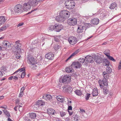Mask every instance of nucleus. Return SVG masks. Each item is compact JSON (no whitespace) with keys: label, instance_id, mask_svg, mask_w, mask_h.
Here are the masks:
<instances>
[{"label":"nucleus","instance_id":"nucleus-23","mask_svg":"<svg viewBox=\"0 0 121 121\" xmlns=\"http://www.w3.org/2000/svg\"><path fill=\"white\" fill-rule=\"evenodd\" d=\"M98 89L96 88H94L93 90L92 94L93 96H97L98 95Z\"/></svg>","mask_w":121,"mask_h":121},{"label":"nucleus","instance_id":"nucleus-10","mask_svg":"<svg viewBox=\"0 0 121 121\" xmlns=\"http://www.w3.org/2000/svg\"><path fill=\"white\" fill-rule=\"evenodd\" d=\"M54 55L51 52H49L46 54L45 56L46 58L49 60H52L54 58Z\"/></svg>","mask_w":121,"mask_h":121},{"label":"nucleus","instance_id":"nucleus-53","mask_svg":"<svg viewBox=\"0 0 121 121\" xmlns=\"http://www.w3.org/2000/svg\"><path fill=\"white\" fill-rule=\"evenodd\" d=\"M13 79H15V80H17L18 79V77L17 76V75H16L15 76H13Z\"/></svg>","mask_w":121,"mask_h":121},{"label":"nucleus","instance_id":"nucleus-42","mask_svg":"<svg viewBox=\"0 0 121 121\" xmlns=\"http://www.w3.org/2000/svg\"><path fill=\"white\" fill-rule=\"evenodd\" d=\"M91 95V94L89 93H86L85 97V99L86 100H88L90 97V96Z\"/></svg>","mask_w":121,"mask_h":121},{"label":"nucleus","instance_id":"nucleus-1","mask_svg":"<svg viewBox=\"0 0 121 121\" xmlns=\"http://www.w3.org/2000/svg\"><path fill=\"white\" fill-rule=\"evenodd\" d=\"M27 62L30 65L31 68L33 69H36L37 66L36 65L37 60L35 58L32 56H28L27 57Z\"/></svg>","mask_w":121,"mask_h":121},{"label":"nucleus","instance_id":"nucleus-17","mask_svg":"<svg viewBox=\"0 0 121 121\" xmlns=\"http://www.w3.org/2000/svg\"><path fill=\"white\" fill-rule=\"evenodd\" d=\"M44 0H30V1L33 3V4L36 6L38 5L39 3H41Z\"/></svg>","mask_w":121,"mask_h":121},{"label":"nucleus","instance_id":"nucleus-54","mask_svg":"<svg viewBox=\"0 0 121 121\" xmlns=\"http://www.w3.org/2000/svg\"><path fill=\"white\" fill-rule=\"evenodd\" d=\"M20 71H19V72H17V73H17V74H16V75H17V76L18 77V78H20V77H21V74L20 73Z\"/></svg>","mask_w":121,"mask_h":121},{"label":"nucleus","instance_id":"nucleus-5","mask_svg":"<svg viewBox=\"0 0 121 121\" xmlns=\"http://www.w3.org/2000/svg\"><path fill=\"white\" fill-rule=\"evenodd\" d=\"M60 17L63 19H67L68 15V11L66 10H63L60 11L59 13Z\"/></svg>","mask_w":121,"mask_h":121},{"label":"nucleus","instance_id":"nucleus-31","mask_svg":"<svg viewBox=\"0 0 121 121\" xmlns=\"http://www.w3.org/2000/svg\"><path fill=\"white\" fill-rule=\"evenodd\" d=\"M103 61L104 62V64H105V66H109L110 62L106 59H103Z\"/></svg>","mask_w":121,"mask_h":121},{"label":"nucleus","instance_id":"nucleus-6","mask_svg":"<svg viewBox=\"0 0 121 121\" xmlns=\"http://www.w3.org/2000/svg\"><path fill=\"white\" fill-rule=\"evenodd\" d=\"M25 70V69L24 68H22L21 69H19L17 70L14 72L13 74H14L16 73L17 72H18L19 71H20V73L21 75V78H24L26 75L25 72L24 71Z\"/></svg>","mask_w":121,"mask_h":121},{"label":"nucleus","instance_id":"nucleus-44","mask_svg":"<svg viewBox=\"0 0 121 121\" xmlns=\"http://www.w3.org/2000/svg\"><path fill=\"white\" fill-rule=\"evenodd\" d=\"M0 108H4L5 110L7 108V106L6 105H3L2 106H0Z\"/></svg>","mask_w":121,"mask_h":121},{"label":"nucleus","instance_id":"nucleus-64","mask_svg":"<svg viewBox=\"0 0 121 121\" xmlns=\"http://www.w3.org/2000/svg\"><path fill=\"white\" fill-rule=\"evenodd\" d=\"M17 106H15V108H14V110L16 111H17Z\"/></svg>","mask_w":121,"mask_h":121},{"label":"nucleus","instance_id":"nucleus-58","mask_svg":"<svg viewBox=\"0 0 121 121\" xmlns=\"http://www.w3.org/2000/svg\"><path fill=\"white\" fill-rule=\"evenodd\" d=\"M22 106L19 105V110L20 111H22Z\"/></svg>","mask_w":121,"mask_h":121},{"label":"nucleus","instance_id":"nucleus-2","mask_svg":"<svg viewBox=\"0 0 121 121\" xmlns=\"http://www.w3.org/2000/svg\"><path fill=\"white\" fill-rule=\"evenodd\" d=\"M106 72H103V75L104 77V78L102 80H99L98 81L100 87L101 88H103V86L102 85V84H103L104 86H106L108 85V81L106 78H107L109 77V75Z\"/></svg>","mask_w":121,"mask_h":121},{"label":"nucleus","instance_id":"nucleus-57","mask_svg":"<svg viewBox=\"0 0 121 121\" xmlns=\"http://www.w3.org/2000/svg\"><path fill=\"white\" fill-rule=\"evenodd\" d=\"M24 24V23L23 22L20 23H19L17 26L18 27L20 26H22Z\"/></svg>","mask_w":121,"mask_h":121},{"label":"nucleus","instance_id":"nucleus-4","mask_svg":"<svg viewBox=\"0 0 121 121\" xmlns=\"http://www.w3.org/2000/svg\"><path fill=\"white\" fill-rule=\"evenodd\" d=\"M13 10L14 13L16 14L21 13L24 12L22 6L20 4L15 5L14 7Z\"/></svg>","mask_w":121,"mask_h":121},{"label":"nucleus","instance_id":"nucleus-52","mask_svg":"<svg viewBox=\"0 0 121 121\" xmlns=\"http://www.w3.org/2000/svg\"><path fill=\"white\" fill-rule=\"evenodd\" d=\"M60 114L61 116L62 117L64 116L65 115V113L64 112H60Z\"/></svg>","mask_w":121,"mask_h":121},{"label":"nucleus","instance_id":"nucleus-9","mask_svg":"<svg viewBox=\"0 0 121 121\" xmlns=\"http://www.w3.org/2000/svg\"><path fill=\"white\" fill-rule=\"evenodd\" d=\"M63 28V26L62 25L57 24L54 25L55 30L56 32H59Z\"/></svg>","mask_w":121,"mask_h":121},{"label":"nucleus","instance_id":"nucleus-16","mask_svg":"<svg viewBox=\"0 0 121 121\" xmlns=\"http://www.w3.org/2000/svg\"><path fill=\"white\" fill-rule=\"evenodd\" d=\"M85 27L83 26L79 25L78 26V27L77 31L78 33H82L83 30H85L84 29Z\"/></svg>","mask_w":121,"mask_h":121},{"label":"nucleus","instance_id":"nucleus-8","mask_svg":"<svg viewBox=\"0 0 121 121\" xmlns=\"http://www.w3.org/2000/svg\"><path fill=\"white\" fill-rule=\"evenodd\" d=\"M86 62L87 63L89 62L91 63H93L94 61V55L91 56L87 55L85 57Z\"/></svg>","mask_w":121,"mask_h":121},{"label":"nucleus","instance_id":"nucleus-34","mask_svg":"<svg viewBox=\"0 0 121 121\" xmlns=\"http://www.w3.org/2000/svg\"><path fill=\"white\" fill-rule=\"evenodd\" d=\"M102 85H103H103L104 86L103 84H102ZM103 88V92L104 94L105 95L107 94L108 92V91L107 88L106 87H104V88L103 87V88Z\"/></svg>","mask_w":121,"mask_h":121},{"label":"nucleus","instance_id":"nucleus-3","mask_svg":"<svg viewBox=\"0 0 121 121\" xmlns=\"http://www.w3.org/2000/svg\"><path fill=\"white\" fill-rule=\"evenodd\" d=\"M30 1V0H28L27 2H25L23 4L22 8L23 11H27L30 10L32 7H35L33 4V3Z\"/></svg>","mask_w":121,"mask_h":121},{"label":"nucleus","instance_id":"nucleus-30","mask_svg":"<svg viewBox=\"0 0 121 121\" xmlns=\"http://www.w3.org/2000/svg\"><path fill=\"white\" fill-rule=\"evenodd\" d=\"M117 5L116 3H113L111 4L109 8L110 9H113L117 6Z\"/></svg>","mask_w":121,"mask_h":121},{"label":"nucleus","instance_id":"nucleus-45","mask_svg":"<svg viewBox=\"0 0 121 121\" xmlns=\"http://www.w3.org/2000/svg\"><path fill=\"white\" fill-rule=\"evenodd\" d=\"M73 90V89L72 87L70 86L69 87V93H71Z\"/></svg>","mask_w":121,"mask_h":121},{"label":"nucleus","instance_id":"nucleus-60","mask_svg":"<svg viewBox=\"0 0 121 121\" xmlns=\"http://www.w3.org/2000/svg\"><path fill=\"white\" fill-rule=\"evenodd\" d=\"M37 9H35L34 10H32L31 11V12H29V13H28V14H29V13H31L32 12H33V11H35V10H37Z\"/></svg>","mask_w":121,"mask_h":121},{"label":"nucleus","instance_id":"nucleus-15","mask_svg":"<svg viewBox=\"0 0 121 121\" xmlns=\"http://www.w3.org/2000/svg\"><path fill=\"white\" fill-rule=\"evenodd\" d=\"M72 39L70 40L69 38V43L71 45H73L77 42V41L76 38L72 36Z\"/></svg>","mask_w":121,"mask_h":121},{"label":"nucleus","instance_id":"nucleus-32","mask_svg":"<svg viewBox=\"0 0 121 121\" xmlns=\"http://www.w3.org/2000/svg\"><path fill=\"white\" fill-rule=\"evenodd\" d=\"M63 91L65 93L68 92V86L66 85H64L63 87Z\"/></svg>","mask_w":121,"mask_h":121},{"label":"nucleus","instance_id":"nucleus-29","mask_svg":"<svg viewBox=\"0 0 121 121\" xmlns=\"http://www.w3.org/2000/svg\"><path fill=\"white\" fill-rule=\"evenodd\" d=\"M29 117L31 119H34L36 117V115L35 113H31L29 114Z\"/></svg>","mask_w":121,"mask_h":121},{"label":"nucleus","instance_id":"nucleus-26","mask_svg":"<svg viewBox=\"0 0 121 121\" xmlns=\"http://www.w3.org/2000/svg\"><path fill=\"white\" fill-rule=\"evenodd\" d=\"M56 99L59 102L61 103L63 102L64 101V99L62 97L60 96H57Z\"/></svg>","mask_w":121,"mask_h":121},{"label":"nucleus","instance_id":"nucleus-49","mask_svg":"<svg viewBox=\"0 0 121 121\" xmlns=\"http://www.w3.org/2000/svg\"><path fill=\"white\" fill-rule=\"evenodd\" d=\"M7 27L4 26L2 27L0 30V31H1L6 30V29Z\"/></svg>","mask_w":121,"mask_h":121},{"label":"nucleus","instance_id":"nucleus-22","mask_svg":"<svg viewBox=\"0 0 121 121\" xmlns=\"http://www.w3.org/2000/svg\"><path fill=\"white\" fill-rule=\"evenodd\" d=\"M70 1V3L69 4V9H72L74 8L75 5V4L73 0Z\"/></svg>","mask_w":121,"mask_h":121},{"label":"nucleus","instance_id":"nucleus-21","mask_svg":"<svg viewBox=\"0 0 121 121\" xmlns=\"http://www.w3.org/2000/svg\"><path fill=\"white\" fill-rule=\"evenodd\" d=\"M3 45L6 48H9L11 46V44L9 42L4 41L3 42Z\"/></svg>","mask_w":121,"mask_h":121},{"label":"nucleus","instance_id":"nucleus-56","mask_svg":"<svg viewBox=\"0 0 121 121\" xmlns=\"http://www.w3.org/2000/svg\"><path fill=\"white\" fill-rule=\"evenodd\" d=\"M58 38H59V36H57L56 37H54L55 40L56 41H59V40L58 39Z\"/></svg>","mask_w":121,"mask_h":121},{"label":"nucleus","instance_id":"nucleus-37","mask_svg":"<svg viewBox=\"0 0 121 121\" xmlns=\"http://www.w3.org/2000/svg\"><path fill=\"white\" fill-rule=\"evenodd\" d=\"M73 118H74V120L75 121H78L79 120V118L78 117V115L77 114L75 115Z\"/></svg>","mask_w":121,"mask_h":121},{"label":"nucleus","instance_id":"nucleus-39","mask_svg":"<svg viewBox=\"0 0 121 121\" xmlns=\"http://www.w3.org/2000/svg\"><path fill=\"white\" fill-rule=\"evenodd\" d=\"M3 111L5 114L7 115L8 117H9L10 116L9 113L6 110H3Z\"/></svg>","mask_w":121,"mask_h":121},{"label":"nucleus","instance_id":"nucleus-20","mask_svg":"<svg viewBox=\"0 0 121 121\" xmlns=\"http://www.w3.org/2000/svg\"><path fill=\"white\" fill-rule=\"evenodd\" d=\"M6 19L4 16H0V24H4L5 22Z\"/></svg>","mask_w":121,"mask_h":121},{"label":"nucleus","instance_id":"nucleus-25","mask_svg":"<svg viewBox=\"0 0 121 121\" xmlns=\"http://www.w3.org/2000/svg\"><path fill=\"white\" fill-rule=\"evenodd\" d=\"M43 99L45 98L46 99L49 100L50 101L52 100V97L50 95H45V96H43Z\"/></svg>","mask_w":121,"mask_h":121},{"label":"nucleus","instance_id":"nucleus-35","mask_svg":"<svg viewBox=\"0 0 121 121\" xmlns=\"http://www.w3.org/2000/svg\"><path fill=\"white\" fill-rule=\"evenodd\" d=\"M106 73L107 74L111 73L112 71V70L111 69L110 67H109L107 66L106 69Z\"/></svg>","mask_w":121,"mask_h":121},{"label":"nucleus","instance_id":"nucleus-19","mask_svg":"<svg viewBox=\"0 0 121 121\" xmlns=\"http://www.w3.org/2000/svg\"><path fill=\"white\" fill-rule=\"evenodd\" d=\"M91 22L92 24L97 25L98 24L99 22V20L97 18H94L91 20Z\"/></svg>","mask_w":121,"mask_h":121},{"label":"nucleus","instance_id":"nucleus-13","mask_svg":"<svg viewBox=\"0 0 121 121\" xmlns=\"http://www.w3.org/2000/svg\"><path fill=\"white\" fill-rule=\"evenodd\" d=\"M68 80V76L67 75H65L63 77H61L60 78V81L64 83H66Z\"/></svg>","mask_w":121,"mask_h":121},{"label":"nucleus","instance_id":"nucleus-38","mask_svg":"<svg viewBox=\"0 0 121 121\" xmlns=\"http://www.w3.org/2000/svg\"><path fill=\"white\" fill-rule=\"evenodd\" d=\"M110 53V51L108 49L106 50L104 52V54H105L107 56V55H109Z\"/></svg>","mask_w":121,"mask_h":121},{"label":"nucleus","instance_id":"nucleus-33","mask_svg":"<svg viewBox=\"0 0 121 121\" xmlns=\"http://www.w3.org/2000/svg\"><path fill=\"white\" fill-rule=\"evenodd\" d=\"M62 18L60 17V15L57 16L56 17V20L58 22H60L62 20Z\"/></svg>","mask_w":121,"mask_h":121},{"label":"nucleus","instance_id":"nucleus-61","mask_svg":"<svg viewBox=\"0 0 121 121\" xmlns=\"http://www.w3.org/2000/svg\"><path fill=\"white\" fill-rule=\"evenodd\" d=\"M13 78V76H11L9 77V78L8 79L9 80H11Z\"/></svg>","mask_w":121,"mask_h":121},{"label":"nucleus","instance_id":"nucleus-47","mask_svg":"<svg viewBox=\"0 0 121 121\" xmlns=\"http://www.w3.org/2000/svg\"><path fill=\"white\" fill-rule=\"evenodd\" d=\"M21 57V56L20 55L18 54V53L16 55V57L17 59H19L20 57Z\"/></svg>","mask_w":121,"mask_h":121},{"label":"nucleus","instance_id":"nucleus-50","mask_svg":"<svg viewBox=\"0 0 121 121\" xmlns=\"http://www.w3.org/2000/svg\"><path fill=\"white\" fill-rule=\"evenodd\" d=\"M118 69L119 70L121 69V60L119 63L118 67Z\"/></svg>","mask_w":121,"mask_h":121},{"label":"nucleus","instance_id":"nucleus-41","mask_svg":"<svg viewBox=\"0 0 121 121\" xmlns=\"http://www.w3.org/2000/svg\"><path fill=\"white\" fill-rule=\"evenodd\" d=\"M48 29L49 30H55L54 25H50L49 26Z\"/></svg>","mask_w":121,"mask_h":121},{"label":"nucleus","instance_id":"nucleus-51","mask_svg":"<svg viewBox=\"0 0 121 121\" xmlns=\"http://www.w3.org/2000/svg\"><path fill=\"white\" fill-rule=\"evenodd\" d=\"M24 94V93L20 92L19 95L18 97L20 98L22 97L23 95Z\"/></svg>","mask_w":121,"mask_h":121},{"label":"nucleus","instance_id":"nucleus-28","mask_svg":"<svg viewBox=\"0 0 121 121\" xmlns=\"http://www.w3.org/2000/svg\"><path fill=\"white\" fill-rule=\"evenodd\" d=\"M79 61L80 62L81 64L82 63L84 65H86L87 63L86 62V59L84 58H80L79 59Z\"/></svg>","mask_w":121,"mask_h":121},{"label":"nucleus","instance_id":"nucleus-14","mask_svg":"<svg viewBox=\"0 0 121 121\" xmlns=\"http://www.w3.org/2000/svg\"><path fill=\"white\" fill-rule=\"evenodd\" d=\"M71 67L73 66L76 68H80L81 67V65L78 61L74 62L71 65Z\"/></svg>","mask_w":121,"mask_h":121},{"label":"nucleus","instance_id":"nucleus-12","mask_svg":"<svg viewBox=\"0 0 121 121\" xmlns=\"http://www.w3.org/2000/svg\"><path fill=\"white\" fill-rule=\"evenodd\" d=\"M69 25H70L74 26L77 23V20L76 19L70 18L69 19Z\"/></svg>","mask_w":121,"mask_h":121},{"label":"nucleus","instance_id":"nucleus-62","mask_svg":"<svg viewBox=\"0 0 121 121\" xmlns=\"http://www.w3.org/2000/svg\"><path fill=\"white\" fill-rule=\"evenodd\" d=\"M4 98V96L3 95L0 96V99H3Z\"/></svg>","mask_w":121,"mask_h":121},{"label":"nucleus","instance_id":"nucleus-55","mask_svg":"<svg viewBox=\"0 0 121 121\" xmlns=\"http://www.w3.org/2000/svg\"><path fill=\"white\" fill-rule=\"evenodd\" d=\"M69 73H72L73 71V69H70V67H69Z\"/></svg>","mask_w":121,"mask_h":121},{"label":"nucleus","instance_id":"nucleus-46","mask_svg":"<svg viewBox=\"0 0 121 121\" xmlns=\"http://www.w3.org/2000/svg\"><path fill=\"white\" fill-rule=\"evenodd\" d=\"M25 88L23 86L22 87L21 89L20 92L24 93V91L25 90Z\"/></svg>","mask_w":121,"mask_h":121},{"label":"nucleus","instance_id":"nucleus-36","mask_svg":"<svg viewBox=\"0 0 121 121\" xmlns=\"http://www.w3.org/2000/svg\"><path fill=\"white\" fill-rule=\"evenodd\" d=\"M91 25L90 23H86L83 26L85 27L84 29L85 30H86L87 28H89L91 26Z\"/></svg>","mask_w":121,"mask_h":121},{"label":"nucleus","instance_id":"nucleus-63","mask_svg":"<svg viewBox=\"0 0 121 121\" xmlns=\"http://www.w3.org/2000/svg\"><path fill=\"white\" fill-rule=\"evenodd\" d=\"M73 112H70L69 111V113L70 116L71 115L73 114Z\"/></svg>","mask_w":121,"mask_h":121},{"label":"nucleus","instance_id":"nucleus-43","mask_svg":"<svg viewBox=\"0 0 121 121\" xmlns=\"http://www.w3.org/2000/svg\"><path fill=\"white\" fill-rule=\"evenodd\" d=\"M77 54L76 52H74L69 57V59H70L71 58H72Z\"/></svg>","mask_w":121,"mask_h":121},{"label":"nucleus","instance_id":"nucleus-24","mask_svg":"<svg viewBox=\"0 0 121 121\" xmlns=\"http://www.w3.org/2000/svg\"><path fill=\"white\" fill-rule=\"evenodd\" d=\"M45 103L42 100H39L36 102V105H38V106H42Z\"/></svg>","mask_w":121,"mask_h":121},{"label":"nucleus","instance_id":"nucleus-7","mask_svg":"<svg viewBox=\"0 0 121 121\" xmlns=\"http://www.w3.org/2000/svg\"><path fill=\"white\" fill-rule=\"evenodd\" d=\"M20 41L17 40L15 42V44L14 45V48L16 49L17 51V53H20L21 52V49L20 47L21 44L20 43Z\"/></svg>","mask_w":121,"mask_h":121},{"label":"nucleus","instance_id":"nucleus-27","mask_svg":"<svg viewBox=\"0 0 121 121\" xmlns=\"http://www.w3.org/2000/svg\"><path fill=\"white\" fill-rule=\"evenodd\" d=\"M75 94L79 96H81L82 95V92L81 90H76L74 91Z\"/></svg>","mask_w":121,"mask_h":121},{"label":"nucleus","instance_id":"nucleus-11","mask_svg":"<svg viewBox=\"0 0 121 121\" xmlns=\"http://www.w3.org/2000/svg\"><path fill=\"white\" fill-rule=\"evenodd\" d=\"M94 60L95 62L97 63H102V58L99 56L96 55H94Z\"/></svg>","mask_w":121,"mask_h":121},{"label":"nucleus","instance_id":"nucleus-18","mask_svg":"<svg viewBox=\"0 0 121 121\" xmlns=\"http://www.w3.org/2000/svg\"><path fill=\"white\" fill-rule=\"evenodd\" d=\"M47 113L50 115H53L55 113V111L52 108H48L47 109Z\"/></svg>","mask_w":121,"mask_h":121},{"label":"nucleus","instance_id":"nucleus-40","mask_svg":"<svg viewBox=\"0 0 121 121\" xmlns=\"http://www.w3.org/2000/svg\"><path fill=\"white\" fill-rule=\"evenodd\" d=\"M107 57L110 60L113 61H115V60L112 57L110 56V55H107Z\"/></svg>","mask_w":121,"mask_h":121},{"label":"nucleus","instance_id":"nucleus-59","mask_svg":"<svg viewBox=\"0 0 121 121\" xmlns=\"http://www.w3.org/2000/svg\"><path fill=\"white\" fill-rule=\"evenodd\" d=\"M72 109V107L71 106H69V110H71Z\"/></svg>","mask_w":121,"mask_h":121},{"label":"nucleus","instance_id":"nucleus-48","mask_svg":"<svg viewBox=\"0 0 121 121\" xmlns=\"http://www.w3.org/2000/svg\"><path fill=\"white\" fill-rule=\"evenodd\" d=\"M68 0H67L66 1H65V6L66 7V8H68Z\"/></svg>","mask_w":121,"mask_h":121}]
</instances>
